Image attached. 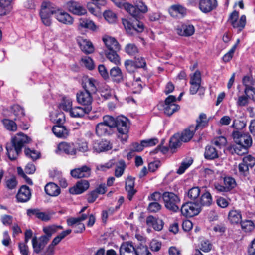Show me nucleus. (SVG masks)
Listing matches in <instances>:
<instances>
[{
    "label": "nucleus",
    "mask_w": 255,
    "mask_h": 255,
    "mask_svg": "<svg viewBox=\"0 0 255 255\" xmlns=\"http://www.w3.org/2000/svg\"><path fill=\"white\" fill-rule=\"evenodd\" d=\"M30 139L23 133L17 134L11 142L6 144L7 154L11 160H15L21 152L24 144L29 143Z\"/></svg>",
    "instance_id": "f257e3e1"
},
{
    "label": "nucleus",
    "mask_w": 255,
    "mask_h": 255,
    "mask_svg": "<svg viewBox=\"0 0 255 255\" xmlns=\"http://www.w3.org/2000/svg\"><path fill=\"white\" fill-rule=\"evenodd\" d=\"M233 137L234 141L239 146V148H242L243 150V151L241 152L242 151L237 147L235 149V152L239 155L246 153L247 148L252 143L251 136L248 134L236 131L233 132Z\"/></svg>",
    "instance_id": "f03ea898"
},
{
    "label": "nucleus",
    "mask_w": 255,
    "mask_h": 255,
    "mask_svg": "<svg viewBox=\"0 0 255 255\" xmlns=\"http://www.w3.org/2000/svg\"><path fill=\"white\" fill-rule=\"evenodd\" d=\"M118 131V138L123 142L127 141L128 138V131L129 128V123L128 120L125 117H121L116 119V125Z\"/></svg>",
    "instance_id": "7ed1b4c3"
},
{
    "label": "nucleus",
    "mask_w": 255,
    "mask_h": 255,
    "mask_svg": "<svg viewBox=\"0 0 255 255\" xmlns=\"http://www.w3.org/2000/svg\"><path fill=\"white\" fill-rule=\"evenodd\" d=\"M124 9L133 18L140 19L143 17L142 14L147 11L146 5L142 2H139L136 6L127 3L124 5Z\"/></svg>",
    "instance_id": "20e7f679"
},
{
    "label": "nucleus",
    "mask_w": 255,
    "mask_h": 255,
    "mask_svg": "<svg viewBox=\"0 0 255 255\" xmlns=\"http://www.w3.org/2000/svg\"><path fill=\"white\" fill-rule=\"evenodd\" d=\"M53 10V4L49 1H44L42 3L40 16L42 22L46 26L51 25V16L53 15L51 11Z\"/></svg>",
    "instance_id": "39448f33"
},
{
    "label": "nucleus",
    "mask_w": 255,
    "mask_h": 255,
    "mask_svg": "<svg viewBox=\"0 0 255 255\" xmlns=\"http://www.w3.org/2000/svg\"><path fill=\"white\" fill-rule=\"evenodd\" d=\"M162 198L167 209L173 212L179 210L180 199L176 195L172 192H165L163 194Z\"/></svg>",
    "instance_id": "423d86ee"
},
{
    "label": "nucleus",
    "mask_w": 255,
    "mask_h": 255,
    "mask_svg": "<svg viewBox=\"0 0 255 255\" xmlns=\"http://www.w3.org/2000/svg\"><path fill=\"white\" fill-rule=\"evenodd\" d=\"M55 18L60 23L70 25L74 22V18L64 10L57 8L53 4V10L51 11Z\"/></svg>",
    "instance_id": "0eeeda50"
},
{
    "label": "nucleus",
    "mask_w": 255,
    "mask_h": 255,
    "mask_svg": "<svg viewBox=\"0 0 255 255\" xmlns=\"http://www.w3.org/2000/svg\"><path fill=\"white\" fill-rule=\"evenodd\" d=\"M139 19V18H134L131 21L128 19H123L122 23L126 31L129 33H132L134 31L142 32L144 30V26Z\"/></svg>",
    "instance_id": "6e6552de"
},
{
    "label": "nucleus",
    "mask_w": 255,
    "mask_h": 255,
    "mask_svg": "<svg viewBox=\"0 0 255 255\" xmlns=\"http://www.w3.org/2000/svg\"><path fill=\"white\" fill-rule=\"evenodd\" d=\"M201 211V206L199 203L187 202L182 205L181 212L183 215L187 217H192L198 215Z\"/></svg>",
    "instance_id": "1a4fd4ad"
},
{
    "label": "nucleus",
    "mask_w": 255,
    "mask_h": 255,
    "mask_svg": "<svg viewBox=\"0 0 255 255\" xmlns=\"http://www.w3.org/2000/svg\"><path fill=\"white\" fill-rule=\"evenodd\" d=\"M238 17L239 12L234 11L230 14L228 21L234 28H237L239 31H241L245 26L246 18L244 15H242L239 19Z\"/></svg>",
    "instance_id": "9d476101"
},
{
    "label": "nucleus",
    "mask_w": 255,
    "mask_h": 255,
    "mask_svg": "<svg viewBox=\"0 0 255 255\" xmlns=\"http://www.w3.org/2000/svg\"><path fill=\"white\" fill-rule=\"evenodd\" d=\"M175 101L176 97L173 95L169 96L165 99L164 113L166 115L170 116L179 109L180 107L175 103Z\"/></svg>",
    "instance_id": "9b49d317"
},
{
    "label": "nucleus",
    "mask_w": 255,
    "mask_h": 255,
    "mask_svg": "<svg viewBox=\"0 0 255 255\" xmlns=\"http://www.w3.org/2000/svg\"><path fill=\"white\" fill-rule=\"evenodd\" d=\"M77 102L85 107H89L90 110H92V103L93 97L91 93L82 91L78 92L76 94Z\"/></svg>",
    "instance_id": "f8f14e48"
},
{
    "label": "nucleus",
    "mask_w": 255,
    "mask_h": 255,
    "mask_svg": "<svg viewBox=\"0 0 255 255\" xmlns=\"http://www.w3.org/2000/svg\"><path fill=\"white\" fill-rule=\"evenodd\" d=\"M91 169L87 165H83L80 167L71 170V175L74 178H88L91 175Z\"/></svg>",
    "instance_id": "ddd939ff"
},
{
    "label": "nucleus",
    "mask_w": 255,
    "mask_h": 255,
    "mask_svg": "<svg viewBox=\"0 0 255 255\" xmlns=\"http://www.w3.org/2000/svg\"><path fill=\"white\" fill-rule=\"evenodd\" d=\"M66 6L68 11L72 13L77 15H85L87 13L86 9L84 8L79 3L71 0L66 3Z\"/></svg>",
    "instance_id": "4468645a"
},
{
    "label": "nucleus",
    "mask_w": 255,
    "mask_h": 255,
    "mask_svg": "<svg viewBox=\"0 0 255 255\" xmlns=\"http://www.w3.org/2000/svg\"><path fill=\"white\" fill-rule=\"evenodd\" d=\"M63 152L69 155H75L77 153V149L73 143L62 142L59 143L56 152Z\"/></svg>",
    "instance_id": "2eb2a0df"
},
{
    "label": "nucleus",
    "mask_w": 255,
    "mask_h": 255,
    "mask_svg": "<svg viewBox=\"0 0 255 255\" xmlns=\"http://www.w3.org/2000/svg\"><path fill=\"white\" fill-rule=\"evenodd\" d=\"M49 241L48 237L43 236L40 237L38 240L36 237L33 238L32 243L34 252L37 254L39 253L44 248Z\"/></svg>",
    "instance_id": "dca6fc26"
},
{
    "label": "nucleus",
    "mask_w": 255,
    "mask_h": 255,
    "mask_svg": "<svg viewBox=\"0 0 255 255\" xmlns=\"http://www.w3.org/2000/svg\"><path fill=\"white\" fill-rule=\"evenodd\" d=\"M176 33L180 36H189L193 35L195 32L194 27L192 25L181 24L176 28Z\"/></svg>",
    "instance_id": "f3484780"
},
{
    "label": "nucleus",
    "mask_w": 255,
    "mask_h": 255,
    "mask_svg": "<svg viewBox=\"0 0 255 255\" xmlns=\"http://www.w3.org/2000/svg\"><path fill=\"white\" fill-rule=\"evenodd\" d=\"M31 196V193L29 187L23 185L19 189L16 195V198L18 202L24 203L29 201Z\"/></svg>",
    "instance_id": "a211bd4d"
},
{
    "label": "nucleus",
    "mask_w": 255,
    "mask_h": 255,
    "mask_svg": "<svg viewBox=\"0 0 255 255\" xmlns=\"http://www.w3.org/2000/svg\"><path fill=\"white\" fill-rule=\"evenodd\" d=\"M78 28L79 30L89 29L95 31L97 29V26L91 19L87 18H80L78 20Z\"/></svg>",
    "instance_id": "6ab92c4d"
},
{
    "label": "nucleus",
    "mask_w": 255,
    "mask_h": 255,
    "mask_svg": "<svg viewBox=\"0 0 255 255\" xmlns=\"http://www.w3.org/2000/svg\"><path fill=\"white\" fill-rule=\"evenodd\" d=\"M217 6L216 0H201L199 3V8L204 13H208L214 9Z\"/></svg>",
    "instance_id": "aec40b11"
},
{
    "label": "nucleus",
    "mask_w": 255,
    "mask_h": 255,
    "mask_svg": "<svg viewBox=\"0 0 255 255\" xmlns=\"http://www.w3.org/2000/svg\"><path fill=\"white\" fill-rule=\"evenodd\" d=\"M89 187V182L85 180L78 182L76 185L69 189V192L72 194H79L84 192Z\"/></svg>",
    "instance_id": "412c9836"
},
{
    "label": "nucleus",
    "mask_w": 255,
    "mask_h": 255,
    "mask_svg": "<svg viewBox=\"0 0 255 255\" xmlns=\"http://www.w3.org/2000/svg\"><path fill=\"white\" fill-rule=\"evenodd\" d=\"M146 222L148 226L152 227L155 230L157 231H161L163 228V221L151 215L146 218Z\"/></svg>",
    "instance_id": "4be33fe9"
},
{
    "label": "nucleus",
    "mask_w": 255,
    "mask_h": 255,
    "mask_svg": "<svg viewBox=\"0 0 255 255\" xmlns=\"http://www.w3.org/2000/svg\"><path fill=\"white\" fill-rule=\"evenodd\" d=\"M77 41L81 50L85 53L90 54L93 52L94 46L89 40L82 37H79Z\"/></svg>",
    "instance_id": "5701e85b"
},
{
    "label": "nucleus",
    "mask_w": 255,
    "mask_h": 255,
    "mask_svg": "<svg viewBox=\"0 0 255 255\" xmlns=\"http://www.w3.org/2000/svg\"><path fill=\"white\" fill-rule=\"evenodd\" d=\"M136 248L131 242L123 243L120 248V255H135Z\"/></svg>",
    "instance_id": "b1692460"
},
{
    "label": "nucleus",
    "mask_w": 255,
    "mask_h": 255,
    "mask_svg": "<svg viewBox=\"0 0 255 255\" xmlns=\"http://www.w3.org/2000/svg\"><path fill=\"white\" fill-rule=\"evenodd\" d=\"M103 41L109 51H119L121 49L119 43L116 39L113 37L109 36L105 37L103 38Z\"/></svg>",
    "instance_id": "393cba45"
},
{
    "label": "nucleus",
    "mask_w": 255,
    "mask_h": 255,
    "mask_svg": "<svg viewBox=\"0 0 255 255\" xmlns=\"http://www.w3.org/2000/svg\"><path fill=\"white\" fill-rule=\"evenodd\" d=\"M90 111L89 107L76 106L71 109L69 114L72 117L80 118L83 117L85 114H88Z\"/></svg>",
    "instance_id": "a878e982"
},
{
    "label": "nucleus",
    "mask_w": 255,
    "mask_h": 255,
    "mask_svg": "<svg viewBox=\"0 0 255 255\" xmlns=\"http://www.w3.org/2000/svg\"><path fill=\"white\" fill-rule=\"evenodd\" d=\"M228 220L233 225L240 223L242 220V215L240 211L236 209L231 210L228 214Z\"/></svg>",
    "instance_id": "bb28decb"
},
{
    "label": "nucleus",
    "mask_w": 255,
    "mask_h": 255,
    "mask_svg": "<svg viewBox=\"0 0 255 255\" xmlns=\"http://www.w3.org/2000/svg\"><path fill=\"white\" fill-rule=\"evenodd\" d=\"M134 178L129 176L127 179L126 182V190L128 193V199L131 200L133 196L135 194L136 191L134 189Z\"/></svg>",
    "instance_id": "cd10ccee"
},
{
    "label": "nucleus",
    "mask_w": 255,
    "mask_h": 255,
    "mask_svg": "<svg viewBox=\"0 0 255 255\" xmlns=\"http://www.w3.org/2000/svg\"><path fill=\"white\" fill-rule=\"evenodd\" d=\"M112 144L107 140H102L95 143L94 145V150L97 152L107 151L112 148Z\"/></svg>",
    "instance_id": "c85d7f7f"
},
{
    "label": "nucleus",
    "mask_w": 255,
    "mask_h": 255,
    "mask_svg": "<svg viewBox=\"0 0 255 255\" xmlns=\"http://www.w3.org/2000/svg\"><path fill=\"white\" fill-rule=\"evenodd\" d=\"M96 83L97 81L93 78L86 79L83 84L84 91L92 94L94 93L97 90Z\"/></svg>",
    "instance_id": "c756f323"
},
{
    "label": "nucleus",
    "mask_w": 255,
    "mask_h": 255,
    "mask_svg": "<svg viewBox=\"0 0 255 255\" xmlns=\"http://www.w3.org/2000/svg\"><path fill=\"white\" fill-rule=\"evenodd\" d=\"M53 133L58 138H65L69 135V130L63 126H55L52 129Z\"/></svg>",
    "instance_id": "7c9ffc66"
},
{
    "label": "nucleus",
    "mask_w": 255,
    "mask_h": 255,
    "mask_svg": "<svg viewBox=\"0 0 255 255\" xmlns=\"http://www.w3.org/2000/svg\"><path fill=\"white\" fill-rule=\"evenodd\" d=\"M186 9L180 5H174L169 9V12L172 17H182L185 14Z\"/></svg>",
    "instance_id": "2f4dec72"
},
{
    "label": "nucleus",
    "mask_w": 255,
    "mask_h": 255,
    "mask_svg": "<svg viewBox=\"0 0 255 255\" xmlns=\"http://www.w3.org/2000/svg\"><path fill=\"white\" fill-rule=\"evenodd\" d=\"M211 118V117L207 118L205 114L201 113L198 118L196 120V126L195 128V129H203L208 126L209 121Z\"/></svg>",
    "instance_id": "473e14b6"
},
{
    "label": "nucleus",
    "mask_w": 255,
    "mask_h": 255,
    "mask_svg": "<svg viewBox=\"0 0 255 255\" xmlns=\"http://www.w3.org/2000/svg\"><path fill=\"white\" fill-rule=\"evenodd\" d=\"M46 193L50 196H57L60 193V189L54 183H49L45 187Z\"/></svg>",
    "instance_id": "72a5a7b5"
},
{
    "label": "nucleus",
    "mask_w": 255,
    "mask_h": 255,
    "mask_svg": "<svg viewBox=\"0 0 255 255\" xmlns=\"http://www.w3.org/2000/svg\"><path fill=\"white\" fill-rule=\"evenodd\" d=\"M112 132V129L102 122L98 124L96 127V133L99 136L109 135Z\"/></svg>",
    "instance_id": "f704fd0d"
},
{
    "label": "nucleus",
    "mask_w": 255,
    "mask_h": 255,
    "mask_svg": "<svg viewBox=\"0 0 255 255\" xmlns=\"http://www.w3.org/2000/svg\"><path fill=\"white\" fill-rule=\"evenodd\" d=\"M195 130L194 126H190L188 128L184 130L180 135V140L184 142L189 141L193 137Z\"/></svg>",
    "instance_id": "c9c22d12"
},
{
    "label": "nucleus",
    "mask_w": 255,
    "mask_h": 255,
    "mask_svg": "<svg viewBox=\"0 0 255 255\" xmlns=\"http://www.w3.org/2000/svg\"><path fill=\"white\" fill-rule=\"evenodd\" d=\"M110 74L112 80L117 83H120L123 80L122 72L120 68L117 66L113 67L110 70Z\"/></svg>",
    "instance_id": "e433bc0d"
},
{
    "label": "nucleus",
    "mask_w": 255,
    "mask_h": 255,
    "mask_svg": "<svg viewBox=\"0 0 255 255\" xmlns=\"http://www.w3.org/2000/svg\"><path fill=\"white\" fill-rule=\"evenodd\" d=\"M62 228L63 227L61 226L55 225L45 227L43 228V230L46 235H44L43 236L48 237V240H49L53 234L57 232L59 229H62Z\"/></svg>",
    "instance_id": "4c0bfd02"
},
{
    "label": "nucleus",
    "mask_w": 255,
    "mask_h": 255,
    "mask_svg": "<svg viewBox=\"0 0 255 255\" xmlns=\"http://www.w3.org/2000/svg\"><path fill=\"white\" fill-rule=\"evenodd\" d=\"M205 157L208 159H213L218 157L216 148L212 146H207L204 153Z\"/></svg>",
    "instance_id": "58836bf2"
},
{
    "label": "nucleus",
    "mask_w": 255,
    "mask_h": 255,
    "mask_svg": "<svg viewBox=\"0 0 255 255\" xmlns=\"http://www.w3.org/2000/svg\"><path fill=\"white\" fill-rule=\"evenodd\" d=\"M71 229H68L61 232L53 240L51 244L48 246L54 249V247L57 245L63 239L71 233Z\"/></svg>",
    "instance_id": "ea45409f"
},
{
    "label": "nucleus",
    "mask_w": 255,
    "mask_h": 255,
    "mask_svg": "<svg viewBox=\"0 0 255 255\" xmlns=\"http://www.w3.org/2000/svg\"><path fill=\"white\" fill-rule=\"evenodd\" d=\"M61 109L70 113L71 109H72V101L69 97H63L60 104Z\"/></svg>",
    "instance_id": "a19ab883"
},
{
    "label": "nucleus",
    "mask_w": 255,
    "mask_h": 255,
    "mask_svg": "<svg viewBox=\"0 0 255 255\" xmlns=\"http://www.w3.org/2000/svg\"><path fill=\"white\" fill-rule=\"evenodd\" d=\"M193 160L191 159L184 160L181 163L179 168L177 169L176 173L179 175L183 174L192 164Z\"/></svg>",
    "instance_id": "79ce46f5"
},
{
    "label": "nucleus",
    "mask_w": 255,
    "mask_h": 255,
    "mask_svg": "<svg viewBox=\"0 0 255 255\" xmlns=\"http://www.w3.org/2000/svg\"><path fill=\"white\" fill-rule=\"evenodd\" d=\"M118 51H111L107 52L106 55L107 58L116 65L120 64V58L117 53Z\"/></svg>",
    "instance_id": "37998d69"
},
{
    "label": "nucleus",
    "mask_w": 255,
    "mask_h": 255,
    "mask_svg": "<svg viewBox=\"0 0 255 255\" xmlns=\"http://www.w3.org/2000/svg\"><path fill=\"white\" fill-rule=\"evenodd\" d=\"M180 137L179 134H175L170 139L169 147L172 150L174 151L181 145L182 141L180 140Z\"/></svg>",
    "instance_id": "c03bdc74"
},
{
    "label": "nucleus",
    "mask_w": 255,
    "mask_h": 255,
    "mask_svg": "<svg viewBox=\"0 0 255 255\" xmlns=\"http://www.w3.org/2000/svg\"><path fill=\"white\" fill-rule=\"evenodd\" d=\"M242 229L246 232H252L255 228L254 222L250 220H246L241 222Z\"/></svg>",
    "instance_id": "a18cd8bd"
},
{
    "label": "nucleus",
    "mask_w": 255,
    "mask_h": 255,
    "mask_svg": "<svg viewBox=\"0 0 255 255\" xmlns=\"http://www.w3.org/2000/svg\"><path fill=\"white\" fill-rule=\"evenodd\" d=\"M12 112L16 117L14 120L19 119L24 116V111L23 109L18 105H13L12 108Z\"/></svg>",
    "instance_id": "49530a36"
},
{
    "label": "nucleus",
    "mask_w": 255,
    "mask_h": 255,
    "mask_svg": "<svg viewBox=\"0 0 255 255\" xmlns=\"http://www.w3.org/2000/svg\"><path fill=\"white\" fill-rule=\"evenodd\" d=\"M87 216L86 214H82L80 217L70 218L67 220V223L68 226L77 225L82 221L85 220Z\"/></svg>",
    "instance_id": "de8ad7c7"
},
{
    "label": "nucleus",
    "mask_w": 255,
    "mask_h": 255,
    "mask_svg": "<svg viewBox=\"0 0 255 255\" xmlns=\"http://www.w3.org/2000/svg\"><path fill=\"white\" fill-rule=\"evenodd\" d=\"M81 64L89 70H93L95 65L93 60L89 56H84L81 60Z\"/></svg>",
    "instance_id": "09e8293b"
},
{
    "label": "nucleus",
    "mask_w": 255,
    "mask_h": 255,
    "mask_svg": "<svg viewBox=\"0 0 255 255\" xmlns=\"http://www.w3.org/2000/svg\"><path fill=\"white\" fill-rule=\"evenodd\" d=\"M212 202V196L209 192H207L202 195L199 204L203 206H209L211 204Z\"/></svg>",
    "instance_id": "8fccbe9b"
},
{
    "label": "nucleus",
    "mask_w": 255,
    "mask_h": 255,
    "mask_svg": "<svg viewBox=\"0 0 255 255\" xmlns=\"http://www.w3.org/2000/svg\"><path fill=\"white\" fill-rule=\"evenodd\" d=\"M224 183L228 192L234 188L236 185L235 179L231 177H225L224 178Z\"/></svg>",
    "instance_id": "3c124183"
},
{
    "label": "nucleus",
    "mask_w": 255,
    "mask_h": 255,
    "mask_svg": "<svg viewBox=\"0 0 255 255\" xmlns=\"http://www.w3.org/2000/svg\"><path fill=\"white\" fill-rule=\"evenodd\" d=\"M135 255H152L147 246L140 244L135 250Z\"/></svg>",
    "instance_id": "603ef678"
},
{
    "label": "nucleus",
    "mask_w": 255,
    "mask_h": 255,
    "mask_svg": "<svg viewBox=\"0 0 255 255\" xmlns=\"http://www.w3.org/2000/svg\"><path fill=\"white\" fill-rule=\"evenodd\" d=\"M255 80L253 79V78L249 76H245L242 79V83L245 86L244 93L247 94L249 92V88L251 85L254 82Z\"/></svg>",
    "instance_id": "864d4df0"
},
{
    "label": "nucleus",
    "mask_w": 255,
    "mask_h": 255,
    "mask_svg": "<svg viewBox=\"0 0 255 255\" xmlns=\"http://www.w3.org/2000/svg\"><path fill=\"white\" fill-rule=\"evenodd\" d=\"M104 16L105 19L110 23L115 22L117 19L116 14L110 10L105 11L104 13Z\"/></svg>",
    "instance_id": "5fc2aeb1"
},
{
    "label": "nucleus",
    "mask_w": 255,
    "mask_h": 255,
    "mask_svg": "<svg viewBox=\"0 0 255 255\" xmlns=\"http://www.w3.org/2000/svg\"><path fill=\"white\" fill-rule=\"evenodd\" d=\"M103 124L109 127L111 129L116 125V120L112 116L106 115L103 117Z\"/></svg>",
    "instance_id": "6e6d98bb"
},
{
    "label": "nucleus",
    "mask_w": 255,
    "mask_h": 255,
    "mask_svg": "<svg viewBox=\"0 0 255 255\" xmlns=\"http://www.w3.org/2000/svg\"><path fill=\"white\" fill-rule=\"evenodd\" d=\"M2 123L5 128L10 131H15L17 129V125L12 120L5 119L2 120Z\"/></svg>",
    "instance_id": "4d7b16f0"
},
{
    "label": "nucleus",
    "mask_w": 255,
    "mask_h": 255,
    "mask_svg": "<svg viewBox=\"0 0 255 255\" xmlns=\"http://www.w3.org/2000/svg\"><path fill=\"white\" fill-rule=\"evenodd\" d=\"M203 173L206 178L209 180H213L218 174V171L216 169L207 168L204 169Z\"/></svg>",
    "instance_id": "13d9d810"
},
{
    "label": "nucleus",
    "mask_w": 255,
    "mask_h": 255,
    "mask_svg": "<svg viewBox=\"0 0 255 255\" xmlns=\"http://www.w3.org/2000/svg\"><path fill=\"white\" fill-rule=\"evenodd\" d=\"M119 165L117 166L115 171V175L117 177H120L123 175L126 167L125 162L123 160L119 161Z\"/></svg>",
    "instance_id": "bf43d9fd"
},
{
    "label": "nucleus",
    "mask_w": 255,
    "mask_h": 255,
    "mask_svg": "<svg viewBox=\"0 0 255 255\" xmlns=\"http://www.w3.org/2000/svg\"><path fill=\"white\" fill-rule=\"evenodd\" d=\"M201 83V75L199 71H196L193 74L190 75V84H200Z\"/></svg>",
    "instance_id": "052dcab7"
},
{
    "label": "nucleus",
    "mask_w": 255,
    "mask_h": 255,
    "mask_svg": "<svg viewBox=\"0 0 255 255\" xmlns=\"http://www.w3.org/2000/svg\"><path fill=\"white\" fill-rule=\"evenodd\" d=\"M125 51L128 55L133 56L138 53V50L135 44L130 43L125 47Z\"/></svg>",
    "instance_id": "680f3d73"
},
{
    "label": "nucleus",
    "mask_w": 255,
    "mask_h": 255,
    "mask_svg": "<svg viewBox=\"0 0 255 255\" xmlns=\"http://www.w3.org/2000/svg\"><path fill=\"white\" fill-rule=\"evenodd\" d=\"M115 164L114 160H111L104 164H98L96 166V169L99 171H105L112 168Z\"/></svg>",
    "instance_id": "e2e57ef3"
},
{
    "label": "nucleus",
    "mask_w": 255,
    "mask_h": 255,
    "mask_svg": "<svg viewBox=\"0 0 255 255\" xmlns=\"http://www.w3.org/2000/svg\"><path fill=\"white\" fill-rule=\"evenodd\" d=\"M200 193V190L198 187H193L188 191V197L194 200L199 197Z\"/></svg>",
    "instance_id": "0e129e2a"
},
{
    "label": "nucleus",
    "mask_w": 255,
    "mask_h": 255,
    "mask_svg": "<svg viewBox=\"0 0 255 255\" xmlns=\"http://www.w3.org/2000/svg\"><path fill=\"white\" fill-rule=\"evenodd\" d=\"M125 66L127 70L129 73H132L137 68L134 61L127 60L125 62Z\"/></svg>",
    "instance_id": "69168bd1"
},
{
    "label": "nucleus",
    "mask_w": 255,
    "mask_h": 255,
    "mask_svg": "<svg viewBox=\"0 0 255 255\" xmlns=\"http://www.w3.org/2000/svg\"><path fill=\"white\" fill-rule=\"evenodd\" d=\"M190 93L191 94H195L198 90H199L200 94H204L205 89L203 87H201L200 84H190Z\"/></svg>",
    "instance_id": "338daca9"
},
{
    "label": "nucleus",
    "mask_w": 255,
    "mask_h": 255,
    "mask_svg": "<svg viewBox=\"0 0 255 255\" xmlns=\"http://www.w3.org/2000/svg\"><path fill=\"white\" fill-rule=\"evenodd\" d=\"M213 143L218 147L221 148L222 147L225 146L227 143V140L226 138L223 136H219L215 138L213 140Z\"/></svg>",
    "instance_id": "774afa93"
}]
</instances>
